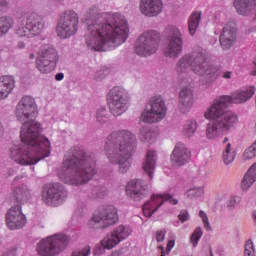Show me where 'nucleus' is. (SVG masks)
<instances>
[{
	"label": "nucleus",
	"instance_id": "1",
	"mask_svg": "<svg viewBox=\"0 0 256 256\" xmlns=\"http://www.w3.org/2000/svg\"><path fill=\"white\" fill-rule=\"evenodd\" d=\"M15 115L23 123L20 131L23 144L10 148V159L21 166H31L49 157V139L41 135V124L34 120L37 117L35 99L30 96L22 97L16 106Z\"/></svg>",
	"mask_w": 256,
	"mask_h": 256
},
{
	"label": "nucleus",
	"instance_id": "2",
	"mask_svg": "<svg viewBox=\"0 0 256 256\" xmlns=\"http://www.w3.org/2000/svg\"><path fill=\"white\" fill-rule=\"evenodd\" d=\"M83 21L87 24L86 45L92 51L111 50L128 38V23L125 17L118 13L100 14L97 6H90Z\"/></svg>",
	"mask_w": 256,
	"mask_h": 256
},
{
	"label": "nucleus",
	"instance_id": "3",
	"mask_svg": "<svg viewBox=\"0 0 256 256\" xmlns=\"http://www.w3.org/2000/svg\"><path fill=\"white\" fill-rule=\"evenodd\" d=\"M96 173L94 153L85 152L82 147L74 146L64 155L58 177L65 184L80 186L88 183Z\"/></svg>",
	"mask_w": 256,
	"mask_h": 256
},
{
	"label": "nucleus",
	"instance_id": "4",
	"mask_svg": "<svg viewBox=\"0 0 256 256\" xmlns=\"http://www.w3.org/2000/svg\"><path fill=\"white\" fill-rule=\"evenodd\" d=\"M136 149V137L128 130L115 131L106 140L104 151L111 164L119 165V171L126 173L131 166L130 159Z\"/></svg>",
	"mask_w": 256,
	"mask_h": 256
},
{
	"label": "nucleus",
	"instance_id": "5",
	"mask_svg": "<svg viewBox=\"0 0 256 256\" xmlns=\"http://www.w3.org/2000/svg\"><path fill=\"white\" fill-rule=\"evenodd\" d=\"M190 69L210 83L216 81L222 72L220 66L210 64V54L202 48L194 49L189 54L183 55L175 66L177 75L187 74Z\"/></svg>",
	"mask_w": 256,
	"mask_h": 256
},
{
	"label": "nucleus",
	"instance_id": "6",
	"mask_svg": "<svg viewBox=\"0 0 256 256\" xmlns=\"http://www.w3.org/2000/svg\"><path fill=\"white\" fill-rule=\"evenodd\" d=\"M209 122L206 126L205 136L208 140H216L228 133L238 124L239 117L234 112L227 111L215 100L204 113Z\"/></svg>",
	"mask_w": 256,
	"mask_h": 256
},
{
	"label": "nucleus",
	"instance_id": "7",
	"mask_svg": "<svg viewBox=\"0 0 256 256\" xmlns=\"http://www.w3.org/2000/svg\"><path fill=\"white\" fill-rule=\"evenodd\" d=\"M45 28V22L41 16L35 13H26L20 19V24L16 29V35L19 38H33Z\"/></svg>",
	"mask_w": 256,
	"mask_h": 256
},
{
	"label": "nucleus",
	"instance_id": "8",
	"mask_svg": "<svg viewBox=\"0 0 256 256\" xmlns=\"http://www.w3.org/2000/svg\"><path fill=\"white\" fill-rule=\"evenodd\" d=\"M69 241L70 239L66 235L50 236L38 243L36 251L40 256H54L64 250Z\"/></svg>",
	"mask_w": 256,
	"mask_h": 256
},
{
	"label": "nucleus",
	"instance_id": "9",
	"mask_svg": "<svg viewBox=\"0 0 256 256\" xmlns=\"http://www.w3.org/2000/svg\"><path fill=\"white\" fill-rule=\"evenodd\" d=\"M160 35L156 31H146L140 35L136 42L135 52L140 56H151L159 48Z\"/></svg>",
	"mask_w": 256,
	"mask_h": 256
},
{
	"label": "nucleus",
	"instance_id": "10",
	"mask_svg": "<svg viewBox=\"0 0 256 256\" xmlns=\"http://www.w3.org/2000/svg\"><path fill=\"white\" fill-rule=\"evenodd\" d=\"M79 16L74 11H66L59 19L56 33L61 39H67L78 31Z\"/></svg>",
	"mask_w": 256,
	"mask_h": 256
},
{
	"label": "nucleus",
	"instance_id": "11",
	"mask_svg": "<svg viewBox=\"0 0 256 256\" xmlns=\"http://www.w3.org/2000/svg\"><path fill=\"white\" fill-rule=\"evenodd\" d=\"M166 47L164 55L170 58H177L183 51V38L180 30L175 26L166 28Z\"/></svg>",
	"mask_w": 256,
	"mask_h": 256
},
{
	"label": "nucleus",
	"instance_id": "12",
	"mask_svg": "<svg viewBox=\"0 0 256 256\" xmlns=\"http://www.w3.org/2000/svg\"><path fill=\"white\" fill-rule=\"evenodd\" d=\"M167 115V107L165 101L160 96H154L150 103V110H144L140 116V121L144 123L154 124L165 119Z\"/></svg>",
	"mask_w": 256,
	"mask_h": 256
},
{
	"label": "nucleus",
	"instance_id": "13",
	"mask_svg": "<svg viewBox=\"0 0 256 256\" xmlns=\"http://www.w3.org/2000/svg\"><path fill=\"white\" fill-rule=\"evenodd\" d=\"M67 198V191L60 183L46 184L42 189V201L50 207H58Z\"/></svg>",
	"mask_w": 256,
	"mask_h": 256
},
{
	"label": "nucleus",
	"instance_id": "14",
	"mask_svg": "<svg viewBox=\"0 0 256 256\" xmlns=\"http://www.w3.org/2000/svg\"><path fill=\"white\" fill-rule=\"evenodd\" d=\"M255 92L256 89L254 86H247L233 92L231 95H222L217 97L214 101L227 111L230 103H235L236 105L247 103V101L255 95Z\"/></svg>",
	"mask_w": 256,
	"mask_h": 256
},
{
	"label": "nucleus",
	"instance_id": "15",
	"mask_svg": "<svg viewBox=\"0 0 256 256\" xmlns=\"http://www.w3.org/2000/svg\"><path fill=\"white\" fill-rule=\"evenodd\" d=\"M58 60L56 50L50 45H43L37 52L36 68L43 74L50 73Z\"/></svg>",
	"mask_w": 256,
	"mask_h": 256
},
{
	"label": "nucleus",
	"instance_id": "16",
	"mask_svg": "<svg viewBox=\"0 0 256 256\" xmlns=\"http://www.w3.org/2000/svg\"><path fill=\"white\" fill-rule=\"evenodd\" d=\"M124 95L125 90L122 87H114L108 94L109 109L114 117L123 115L128 109V100Z\"/></svg>",
	"mask_w": 256,
	"mask_h": 256
},
{
	"label": "nucleus",
	"instance_id": "17",
	"mask_svg": "<svg viewBox=\"0 0 256 256\" xmlns=\"http://www.w3.org/2000/svg\"><path fill=\"white\" fill-rule=\"evenodd\" d=\"M118 220L116 208L113 205H108L96 210L90 223L100 224V227L106 228L115 225Z\"/></svg>",
	"mask_w": 256,
	"mask_h": 256
},
{
	"label": "nucleus",
	"instance_id": "18",
	"mask_svg": "<svg viewBox=\"0 0 256 256\" xmlns=\"http://www.w3.org/2000/svg\"><path fill=\"white\" fill-rule=\"evenodd\" d=\"M164 201H168L172 205L178 204V200L168 193L160 195L154 194L150 197V200L146 201L144 206H142L144 216L151 217L164 204Z\"/></svg>",
	"mask_w": 256,
	"mask_h": 256
},
{
	"label": "nucleus",
	"instance_id": "19",
	"mask_svg": "<svg viewBox=\"0 0 256 256\" xmlns=\"http://www.w3.org/2000/svg\"><path fill=\"white\" fill-rule=\"evenodd\" d=\"M132 233V230L127 226H117L112 232L102 240L101 245L104 249L111 250L116 247L119 243L127 239Z\"/></svg>",
	"mask_w": 256,
	"mask_h": 256
},
{
	"label": "nucleus",
	"instance_id": "20",
	"mask_svg": "<svg viewBox=\"0 0 256 256\" xmlns=\"http://www.w3.org/2000/svg\"><path fill=\"white\" fill-rule=\"evenodd\" d=\"M5 221L10 230L23 229L27 224V218L22 212V206L15 205L10 208L5 215Z\"/></svg>",
	"mask_w": 256,
	"mask_h": 256
},
{
	"label": "nucleus",
	"instance_id": "21",
	"mask_svg": "<svg viewBox=\"0 0 256 256\" xmlns=\"http://www.w3.org/2000/svg\"><path fill=\"white\" fill-rule=\"evenodd\" d=\"M126 193L134 201H140L149 194L148 184L142 179H133L127 184Z\"/></svg>",
	"mask_w": 256,
	"mask_h": 256
},
{
	"label": "nucleus",
	"instance_id": "22",
	"mask_svg": "<svg viewBox=\"0 0 256 256\" xmlns=\"http://www.w3.org/2000/svg\"><path fill=\"white\" fill-rule=\"evenodd\" d=\"M173 166L181 167L191 161V151L183 143H177L170 155Z\"/></svg>",
	"mask_w": 256,
	"mask_h": 256
},
{
	"label": "nucleus",
	"instance_id": "23",
	"mask_svg": "<svg viewBox=\"0 0 256 256\" xmlns=\"http://www.w3.org/2000/svg\"><path fill=\"white\" fill-rule=\"evenodd\" d=\"M237 40V26L234 23H228L223 28L219 37V42L223 50H229Z\"/></svg>",
	"mask_w": 256,
	"mask_h": 256
},
{
	"label": "nucleus",
	"instance_id": "24",
	"mask_svg": "<svg viewBox=\"0 0 256 256\" xmlns=\"http://www.w3.org/2000/svg\"><path fill=\"white\" fill-rule=\"evenodd\" d=\"M163 7V0H140V13L149 18L159 16Z\"/></svg>",
	"mask_w": 256,
	"mask_h": 256
},
{
	"label": "nucleus",
	"instance_id": "25",
	"mask_svg": "<svg viewBox=\"0 0 256 256\" xmlns=\"http://www.w3.org/2000/svg\"><path fill=\"white\" fill-rule=\"evenodd\" d=\"M16 80L13 76L0 77V101L6 99L15 89Z\"/></svg>",
	"mask_w": 256,
	"mask_h": 256
},
{
	"label": "nucleus",
	"instance_id": "26",
	"mask_svg": "<svg viewBox=\"0 0 256 256\" xmlns=\"http://www.w3.org/2000/svg\"><path fill=\"white\" fill-rule=\"evenodd\" d=\"M156 162H157L156 152L153 150H148V152H146V157L144 158V162H142V169L146 174H148V177H150V180L153 179V175L156 169Z\"/></svg>",
	"mask_w": 256,
	"mask_h": 256
},
{
	"label": "nucleus",
	"instance_id": "27",
	"mask_svg": "<svg viewBox=\"0 0 256 256\" xmlns=\"http://www.w3.org/2000/svg\"><path fill=\"white\" fill-rule=\"evenodd\" d=\"M13 199L19 204H25L31 198V190L27 185H21L13 188Z\"/></svg>",
	"mask_w": 256,
	"mask_h": 256
},
{
	"label": "nucleus",
	"instance_id": "28",
	"mask_svg": "<svg viewBox=\"0 0 256 256\" xmlns=\"http://www.w3.org/2000/svg\"><path fill=\"white\" fill-rule=\"evenodd\" d=\"M234 7L240 15H248L256 7V0H234Z\"/></svg>",
	"mask_w": 256,
	"mask_h": 256
},
{
	"label": "nucleus",
	"instance_id": "29",
	"mask_svg": "<svg viewBox=\"0 0 256 256\" xmlns=\"http://www.w3.org/2000/svg\"><path fill=\"white\" fill-rule=\"evenodd\" d=\"M255 181H256V163H254L244 175L241 182L242 190H248L249 188H251V186H253V183Z\"/></svg>",
	"mask_w": 256,
	"mask_h": 256
},
{
	"label": "nucleus",
	"instance_id": "30",
	"mask_svg": "<svg viewBox=\"0 0 256 256\" xmlns=\"http://www.w3.org/2000/svg\"><path fill=\"white\" fill-rule=\"evenodd\" d=\"M202 18V12H193L188 19V31L191 36H194L198 30Z\"/></svg>",
	"mask_w": 256,
	"mask_h": 256
},
{
	"label": "nucleus",
	"instance_id": "31",
	"mask_svg": "<svg viewBox=\"0 0 256 256\" xmlns=\"http://www.w3.org/2000/svg\"><path fill=\"white\" fill-rule=\"evenodd\" d=\"M179 103L186 109L193 105V92L191 89L184 88L179 92Z\"/></svg>",
	"mask_w": 256,
	"mask_h": 256
},
{
	"label": "nucleus",
	"instance_id": "32",
	"mask_svg": "<svg viewBox=\"0 0 256 256\" xmlns=\"http://www.w3.org/2000/svg\"><path fill=\"white\" fill-rule=\"evenodd\" d=\"M15 20L10 16L0 17V37L6 35L14 28Z\"/></svg>",
	"mask_w": 256,
	"mask_h": 256
},
{
	"label": "nucleus",
	"instance_id": "33",
	"mask_svg": "<svg viewBox=\"0 0 256 256\" xmlns=\"http://www.w3.org/2000/svg\"><path fill=\"white\" fill-rule=\"evenodd\" d=\"M198 129V123L196 120H188L184 123L182 128V135L191 138L195 135Z\"/></svg>",
	"mask_w": 256,
	"mask_h": 256
},
{
	"label": "nucleus",
	"instance_id": "34",
	"mask_svg": "<svg viewBox=\"0 0 256 256\" xmlns=\"http://www.w3.org/2000/svg\"><path fill=\"white\" fill-rule=\"evenodd\" d=\"M222 158L225 165H230L234 162L236 158V152L232 149L231 143L226 144Z\"/></svg>",
	"mask_w": 256,
	"mask_h": 256
},
{
	"label": "nucleus",
	"instance_id": "35",
	"mask_svg": "<svg viewBox=\"0 0 256 256\" xmlns=\"http://www.w3.org/2000/svg\"><path fill=\"white\" fill-rule=\"evenodd\" d=\"M156 138V133L144 127L140 130V140L149 143Z\"/></svg>",
	"mask_w": 256,
	"mask_h": 256
},
{
	"label": "nucleus",
	"instance_id": "36",
	"mask_svg": "<svg viewBox=\"0 0 256 256\" xmlns=\"http://www.w3.org/2000/svg\"><path fill=\"white\" fill-rule=\"evenodd\" d=\"M204 194L203 187H195L187 190L185 192V197L189 199L201 197Z\"/></svg>",
	"mask_w": 256,
	"mask_h": 256
},
{
	"label": "nucleus",
	"instance_id": "37",
	"mask_svg": "<svg viewBox=\"0 0 256 256\" xmlns=\"http://www.w3.org/2000/svg\"><path fill=\"white\" fill-rule=\"evenodd\" d=\"M255 157H256V148L252 144L244 150L242 158L244 161H251V160L255 159Z\"/></svg>",
	"mask_w": 256,
	"mask_h": 256
},
{
	"label": "nucleus",
	"instance_id": "38",
	"mask_svg": "<svg viewBox=\"0 0 256 256\" xmlns=\"http://www.w3.org/2000/svg\"><path fill=\"white\" fill-rule=\"evenodd\" d=\"M203 236L202 228L198 227L195 228L193 234L190 237V242L192 243L193 247H197L200 239Z\"/></svg>",
	"mask_w": 256,
	"mask_h": 256
},
{
	"label": "nucleus",
	"instance_id": "39",
	"mask_svg": "<svg viewBox=\"0 0 256 256\" xmlns=\"http://www.w3.org/2000/svg\"><path fill=\"white\" fill-rule=\"evenodd\" d=\"M199 217L201 218L202 222H203V226L207 231H211L212 230V226L209 222V218L206 214V212H204V210H200L199 211Z\"/></svg>",
	"mask_w": 256,
	"mask_h": 256
},
{
	"label": "nucleus",
	"instance_id": "40",
	"mask_svg": "<svg viewBox=\"0 0 256 256\" xmlns=\"http://www.w3.org/2000/svg\"><path fill=\"white\" fill-rule=\"evenodd\" d=\"M107 120H108V117H107V110H106V108H100L97 111V121L99 123H106Z\"/></svg>",
	"mask_w": 256,
	"mask_h": 256
},
{
	"label": "nucleus",
	"instance_id": "41",
	"mask_svg": "<svg viewBox=\"0 0 256 256\" xmlns=\"http://www.w3.org/2000/svg\"><path fill=\"white\" fill-rule=\"evenodd\" d=\"M244 255L255 256V247L253 246V242H251V240L246 242Z\"/></svg>",
	"mask_w": 256,
	"mask_h": 256
},
{
	"label": "nucleus",
	"instance_id": "42",
	"mask_svg": "<svg viewBox=\"0 0 256 256\" xmlns=\"http://www.w3.org/2000/svg\"><path fill=\"white\" fill-rule=\"evenodd\" d=\"M107 191L105 187H95L93 194L96 195V198H103L106 195Z\"/></svg>",
	"mask_w": 256,
	"mask_h": 256
},
{
	"label": "nucleus",
	"instance_id": "43",
	"mask_svg": "<svg viewBox=\"0 0 256 256\" xmlns=\"http://www.w3.org/2000/svg\"><path fill=\"white\" fill-rule=\"evenodd\" d=\"M91 248L89 246L84 247L82 250L73 252L72 256H88Z\"/></svg>",
	"mask_w": 256,
	"mask_h": 256
},
{
	"label": "nucleus",
	"instance_id": "44",
	"mask_svg": "<svg viewBox=\"0 0 256 256\" xmlns=\"http://www.w3.org/2000/svg\"><path fill=\"white\" fill-rule=\"evenodd\" d=\"M166 230L162 229V230H156V241H158V243H161L165 240L166 237Z\"/></svg>",
	"mask_w": 256,
	"mask_h": 256
},
{
	"label": "nucleus",
	"instance_id": "45",
	"mask_svg": "<svg viewBox=\"0 0 256 256\" xmlns=\"http://www.w3.org/2000/svg\"><path fill=\"white\" fill-rule=\"evenodd\" d=\"M190 218L189 212L187 210H181L180 214H178V219L181 223H185Z\"/></svg>",
	"mask_w": 256,
	"mask_h": 256
},
{
	"label": "nucleus",
	"instance_id": "46",
	"mask_svg": "<svg viewBox=\"0 0 256 256\" xmlns=\"http://www.w3.org/2000/svg\"><path fill=\"white\" fill-rule=\"evenodd\" d=\"M241 202V197L239 196H234L230 199L229 203H228V206L229 207H234L236 206L237 204H239Z\"/></svg>",
	"mask_w": 256,
	"mask_h": 256
},
{
	"label": "nucleus",
	"instance_id": "47",
	"mask_svg": "<svg viewBox=\"0 0 256 256\" xmlns=\"http://www.w3.org/2000/svg\"><path fill=\"white\" fill-rule=\"evenodd\" d=\"M9 8V2L7 0H0V13H4Z\"/></svg>",
	"mask_w": 256,
	"mask_h": 256
},
{
	"label": "nucleus",
	"instance_id": "48",
	"mask_svg": "<svg viewBox=\"0 0 256 256\" xmlns=\"http://www.w3.org/2000/svg\"><path fill=\"white\" fill-rule=\"evenodd\" d=\"M174 247H175V241L169 240L166 245V253L169 254Z\"/></svg>",
	"mask_w": 256,
	"mask_h": 256
},
{
	"label": "nucleus",
	"instance_id": "49",
	"mask_svg": "<svg viewBox=\"0 0 256 256\" xmlns=\"http://www.w3.org/2000/svg\"><path fill=\"white\" fill-rule=\"evenodd\" d=\"M232 75H233V72L227 71V72L223 73L222 77L225 78V79H231Z\"/></svg>",
	"mask_w": 256,
	"mask_h": 256
},
{
	"label": "nucleus",
	"instance_id": "50",
	"mask_svg": "<svg viewBox=\"0 0 256 256\" xmlns=\"http://www.w3.org/2000/svg\"><path fill=\"white\" fill-rule=\"evenodd\" d=\"M5 134V127L2 122H0V138H2Z\"/></svg>",
	"mask_w": 256,
	"mask_h": 256
},
{
	"label": "nucleus",
	"instance_id": "51",
	"mask_svg": "<svg viewBox=\"0 0 256 256\" xmlns=\"http://www.w3.org/2000/svg\"><path fill=\"white\" fill-rule=\"evenodd\" d=\"M63 78H64V74H63V73H58V74H56V76H55V79H56L57 81H61Z\"/></svg>",
	"mask_w": 256,
	"mask_h": 256
},
{
	"label": "nucleus",
	"instance_id": "52",
	"mask_svg": "<svg viewBox=\"0 0 256 256\" xmlns=\"http://www.w3.org/2000/svg\"><path fill=\"white\" fill-rule=\"evenodd\" d=\"M17 46H18V48L23 49V48H25V43L19 42Z\"/></svg>",
	"mask_w": 256,
	"mask_h": 256
},
{
	"label": "nucleus",
	"instance_id": "53",
	"mask_svg": "<svg viewBox=\"0 0 256 256\" xmlns=\"http://www.w3.org/2000/svg\"><path fill=\"white\" fill-rule=\"evenodd\" d=\"M15 174V170L14 169H10L9 170V176H12V175H14Z\"/></svg>",
	"mask_w": 256,
	"mask_h": 256
},
{
	"label": "nucleus",
	"instance_id": "54",
	"mask_svg": "<svg viewBox=\"0 0 256 256\" xmlns=\"http://www.w3.org/2000/svg\"><path fill=\"white\" fill-rule=\"evenodd\" d=\"M229 142V138L228 137H225L224 140H223V144H226Z\"/></svg>",
	"mask_w": 256,
	"mask_h": 256
},
{
	"label": "nucleus",
	"instance_id": "55",
	"mask_svg": "<svg viewBox=\"0 0 256 256\" xmlns=\"http://www.w3.org/2000/svg\"><path fill=\"white\" fill-rule=\"evenodd\" d=\"M158 249L161 251V254H162V252H165V250H164V247H163V246H159V247H158Z\"/></svg>",
	"mask_w": 256,
	"mask_h": 256
},
{
	"label": "nucleus",
	"instance_id": "56",
	"mask_svg": "<svg viewBox=\"0 0 256 256\" xmlns=\"http://www.w3.org/2000/svg\"><path fill=\"white\" fill-rule=\"evenodd\" d=\"M29 58H30V59H35V54L31 53V54L29 55Z\"/></svg>",
	"mask_w": 256,
	"mask_h": 256
},
{
	"label": "nucleus",
	"instance_id": "57",
	"mask_svg": "<svg viewBox=\"0 0 256 256\" xmlns=\"http://www.w3.org/2000/svg\"><path fill=\"white\" fill-rule=\"evenodd\" d=\"M209 256H214L213 251L210 249V255Z\"/></svg>",
	"mask_w": 256,
	"mask_h": 256
},
{
	"label": "nucleus",
	"instance_id": "58",
	"mask_svg": "<svg viewBox=\"0 0 256 256\" xmlns=\"http://www.w3.org/2000/svg\"><path fill=\"white\" fill-rule=\"evenodd\" d=\"M160 256H166L165 252H162Z\"/></svg>",
	"mask_w": 256,
	"mask_h": 256
},
{
	"label": "nucleus",
	"instance_id": "59",
	"mask_svg": "<svg viewBox=\"0 0 256 256\" xmlns=\"http://www.w3.org/2000/svg\"><path fill=\"white\" fill-rule=\"evenodd\" d=\"M3 256H7V254L3 255Z\"/></svg>",
	"mask_w": 256,
	"mask_h": 256
}]
</instances>
